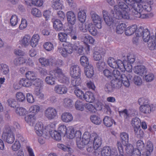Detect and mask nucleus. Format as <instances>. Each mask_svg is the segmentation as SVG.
<instances>
[{"instance_id":"obj_1","label":"nucleus","mask_w":156,"mask_h":156,"mask_svg":"<svg viewBox=\"0 0 156 156\" xmlns=\"http://www.w3.org/2000/svg\"><path fill=\"white\" fill-rule=\"evenodd\" d=\"M133 3L128 6L124 2L118 1V5L114 6L115 13L113 12V16L117 19L123 18L129 19V12L131 10L137 18L143 19L146 17V15L141 14L144 9L147 12L151 10V5L153 4V2L151 0H148L146 2L143 0H131Z\"/></svg>"},{"instance_id":"obj_2","label":"nucleus","mask_w":156,"mask_h":156,"mask_svg":"<svg viewBox=\"0 0 156 156\" xmlns=\"http://www.w3.org/2000/svg\"><path fill=\"white\" fill-rule=\"evenodd\" d=\"M83 148L87 145V150L88 152H92L94 149L97 150L101 146L102 140L101 137L96 133H90L85 132L82 136V140Z\"/></svg>"},{"instance_id":"obj_3","label":"nucleus","mask_w":156,"mask_h":156,"mask_svg":"<svg viewBox=\"0 0 156 156\" xmlns=\"http://www.w3.org/2000/svg\"><path fill=\"white\" fill-rule=\"evenodd\" d=\"M135 61V57L131 55L127 56V59L122 61L118 59L116 60L112 58H109L108 61L109 66L113 68H118L122 72L126 70L128 72L132 71V64Z\"/></svg>"},{"instance_id":"obj_4","label":"nucleus","mask_w":156,"mask_h":156,"mask_svg":"<svg viewBox=\"0 0 156 156\" xmlns=\"http://www.w3.org/2000/svg\"><path fill=\"white\" fill-rule=\"evenodd\" d=\"M49 76H46L45 82L48 85L53 86L56 83V79L60 83L68 84L69 79L62 72V70L57 68L51 70L49 72Z\"/></svg>"},{"instance_id":"obj_5","label":"nucleus","mask_w":156,"mask_h":156,"mask_svg":"<svg viewBox=\"0 0 156 156\" xmlns=\"http://www.w3.org/2000/svg\"><path fill=\"white\" fill-rule=\"evenodd\" d=\"M78 12V18L79 20L82 23L79 25V30L83 32H86L88 31L90 34L94 36L96 35L98 32L92 23H86L84 27L82 23L85 22L86 18V13L83 10H79Z\"/></svg>"},{"instance_id":"obj_6","label":"nucleus","mask_w":156,"mask_h":156,"mask_svg":"<svg viewBox=\"0 0 156 156\" xmlns=\"http://www.w3.org/2000/svg\"><path fill=\"white\" fill-rule=\"evenodd\" d=\"M63 45L64 48H58V51L63 57H66L68 55L71 54L73 50L76 51L80 55L84 54L83 47L79 42H76L73 44L68 43L67 45Z\"/></svg>"},{"instance_id":"obj_7","label":"nucleus","mask_w":156,"mask_h":156,"mask_svg":"<svg viewBox=\"0 0 156 156\" xmlns=\"http://www.w3.org/2000/svg\"><path fill=\"white\" fill-rule=\"evenodd\" d=\"M53 25L56 30L61 31L63 29L64 31L69 35L72 39L75 40L77 39L76 31L73 29V26L68 25V23H66L63 27L61 21L58 19L55 20Z\"/></svg>"},{"instance_id":"obj_8","label":"nucleus","mask_w":156,"mask_h":156,"mask_svg":"<svg viewBox=\"0 0 156 156\" xmlns=\"http://www.w3.org/2000/svg\"><path fill=\"white\" fill-rule=\"evenodd\" d=\"M112 77L115 78V82L117 83L116 87H121L122 84L124 86L128 87L130 85V82L127 77L123 74H121L117 69H114L112 72Z\"/></svg>"},{"instance_id":"obj_9","label":"nucleus","mask_w":156,"mask_h":156,"mask_svg":"<svg viewBox=\"0 0 156 156\" xmlns=\"http://www.w3.org/2000/svg\"><path fill=\"white\" fill-rule=\"evenodd\" d=\"M81 135V132L80 130H75L72 126L68 127V130L66 134L67 137L69 139H72L76 138L77 146L80 149L83 148Z\"/></svg>"},{"instance_id":"obj_10","label":"nucleus","mask_w":156,"mask_h":156,"mask_svg":"<svg viewBox=\"0 0 156 156\" xmlns=\"http://www.w3.org/2000/svg\"><path fill=\"white\" fill-rule=\"evenodd\" d=\"M34 129L37 136H44L46 133H48L49 130L47 127L44 126L41 122H38L36 123L34 126Z\"/></svg>"},{"instance_id":"obj_11","label":"nucleus","mask_w":156,"mask_h":156,"mask_svg":"<svg viewBox=\"0 0 156 156\" xmlns=\"http://www.w3.org/2000/svg\"><path fill=\"white\" fill-rule=\"evenodd\" d=\"M57 114L56 110L53 107H48L44 112V116L49 120L55 119L57 117Z\"/></svg>"},{"instance_id":"obj_12","label":"nucleus","mask_w":156,"mask_h":156,"mask_svg":"<svg viewBox=\"0 0 156 156\" xmlns=\"http://www.w3.org/2000/svg\"><path fill=\"white\" fill-rule=\"evenodd\" d=\"M101 154L102 156H117L118 153L116 149L112 148L106 146L104 147L101 152Z\"/></svg>"},{"instance_id":"obj_13","label":"nucleus","mask_w":156,"mask_h":156,"mask_svg":"<svg viewBox=\"0 0 156 156\" xmlns=\"http://www.w3.org/2000/svg\"><path fill=\"white\" fill-rule=\"evenodd\" d=\"M6 142L9 144H12L15 140L14 134L10 129H6V131L2 134V137H4Z\"/></svg>"},{"instance_id":"obj_14","label":"nucleus","mask_w":156,"mask_h":156,"mask_svg":"<svg viewBox=\"0 0 156 156\" xmlns=\"http://www.w3.org/2000/svg\"><path fill=\"white\" fill-rule=\"evenodd\" d=\"M91 16L94 25L98 29L101 28L102 20L101 17L94 12H91Z\"/></svg>"},{"instance_id":"obj_15","label":"nucleus","mask_w":156,"mask_h":156,"mask_svg":"<svg viewBox=\"0 0 156 156\" xmlns=\"http://www.w3.org/2000/svg\"><path fill=\"white\" fill-rule=\"evenodd\" d=\"M155 108V107L153 105L146 104L140 105L139 108V110L141 113L147 114L150 113L151 111L154 110Z\"/></svg>"},{"instance_id":"obj_16","label":"nucleus","mask_w":156,"mask_h":156,"mask_svg":"<svg viewBox=\"0 0 156 156\" xmlns=\"http://www.w3.org/2000/svg\"><path fill=\"white\" fill-rule=\"evenodd\" d=\"M117 83L115 80H112L110 82L107 83L105 87V91L108 93H112L114 91L115 88H119L121 87H116Z\"/></svg>"},{"instance_id":"obj_17","label":"nucleus","mask_w":156,"mask_h":156,"mask_svg":"<svg viewBox=\"0 0 156 156\" xmlns=\"http://www.w3.org/2000/svg\"><path fill=\"white\" fill-rule=\"evenodd\" d=\"M69 73L72 77L81 76L80 69L79 67L76 65H74L71 66Z\"/></svg>"},{"instance_id":"obj_18","label":"nucleus","mask_w":156,"mask_h":156,"mask_svg":"<svg viewBox=\"0 0 156 156\" xmlns=\"http://www.w3.org/2000/svg\"><path fill=\"white\" fill-rule=\"evenodd\" d=\"M103 15L104 20L108 25L110 26L113 24L114 21L112 15L105 10L103 11Z\"/></svg>"},{"instance_id":"obj_19","label":"nucleus","mask_w":156,"mask_h":156,"mask_svg":"<svg viewBox=\"0 0 156 156\" xmlns=\"http://www.w3.org/2000/svg\"><path fill=\"white\" fill-rule=\"evenodd\" d=\"M54 90L56 93L58 94H63L67 92L68 89L64 85L57 84L55 86Z\"/></svg>"},{"instance_id":"obj_20","label":"nucleus","mask_w":156,"mask_h":156,"mask_svg":"<svg viewBox=\"0 0 156 156\" xmlns=\"http://www.w3.org/2000/svg\"><path fill=\"white\" fill-rule=\"evenodd\" d=\"M30 36L26 34L21 37L19 41L20 44L23 47H26L30 45Z\"/></svg>"},{"instance_id":"obj_21","label":"nucleus","mask_w":156,"mask_h":156,"mask_svg":"<svg viewBox=\"0 0 156 156\" xmlns=\"http://www.w3.org/2000/svg\"><path fill=\"white\" fill-rule=\"evenodd\" d=\"M62 121L65 123H69L71 122L73 119V117L72 114L69 112H64L63 113L61 116Z\"/></svg>"},{"instance_id":"obj_22","label":"nucleus","mask_w":156,"mask_h":156,"mask_svg":"<svg viewBox=\"0 0 156 156\" xmlns=\"http://www.w3.org/2000/svg\"><path fill=\"white\" fill-rule=\"evenodd\" d=\"M66 16L68 23L72 25H74L76 20V16L74 12L73 11H68L66 13Z\"/></svg>"},{"instance_id":"obj_23","label":"nucleus","mask_w":156,"mask_h":156,"mask_svg":"<svg viewBox=\"0 0 156 156\" xmlns=\"http://www.w3.org/2000/svg\"><path fill=\"white\" fill-rule=\"evenodd\" d=\"M84 73L87 77L91 78L94 74V68L91 65H89L84 68Z\"/></svg>"},{"instance_id":"obj_24","label":"nucleus","mask_w":156,"mask_h":156,"mask_svg":"<svg viewBox=\"0 0 156 156\" xmlns=\"http://www.w3.org/2000/svg\"><path fill=\"white\" fill-rule=\"evenodd\" d=\"M133 71L135 73L142 76L146 72L147 70L144 66L140 65L135 66Z\"/></svg>"},{"instance_id":"obj_25","label":"nucleus","mask_w":156,"mask_h":156,"mask_svg":"<svg viewBox=\"0 0 156 156\" xmlns=\"http://www.w3.org/2000/svg\"><path fill=\"white\" fill-rule=\"evenodd\" d=\"M81 39L85 44H93L95 41L93 37L87 34H84L82 37Z\"/></svg>"},{"instance_id":"obj_26","label":"nucleus","mask_w":156,"mask_h":156,"mask_svg":"<svg viewBox=\"0 0 156 156\" xmlns=\"http://www.w3.org/2000/svg\"><path fill=\"white\" fill-rule=\"evenodd\" d=\"M49 133L53 139L58 141H60L63 136L58 131L54 130L49 131Z\"/></svg>"},{"instance_id":"obj_27","label":"nucleus","mask_w":156,"mask_h":156,"mask_svg":"<svg viewBox=\"0 0 156 156\" xmlns=\"http://www.w3.org/2000/svg\"><path fill=\"white\" fill-rule=\"evenodd\" d=\"M40 39L39 35L34 34L30 39V45L33 48L35 47L38 45Z\"/></svg>"},{"instance_id":"obj_28","label":"nucleus","mask_w":156,"mask_h":156,"mask_svg":"<svg viewBox=\"0 0 156 156\" xmlns=\"http://www.w3.org/2000/svg\"><path fill=\"white\" fill-rule=\"evenodd\" d=\"M120 136L121 140V142H120L121 143L122 146V144L123 145H126L129 143V136L128 134L125 132H122L120 133Z\"/></svg>"},{"instance_id":"obj_29","label":"nucleus","mask_w":156,"mask_h":156,"mask_svg":"<svg viewBox=\"0 0 156 156\" xmlns=\"http://www.w3.org/2000/svg\"><path fill=\"white\" fill-rule=\"evenodd\" d=\"M24 119L29 125L33 126L36 120V118L34 115L30 114L24 117Z\"/></svg>"},{"instance_id":"obj_30","label":"nucleus","mask_w":156,"mask_h":156,"mask_svg":"<svg viewBox=\"0 0 156 156\" xmlns=\"http://www.w3.org/2000/svg\"><path fill=\"white\" fill-rule=\"evenodd\" d=\"M137 26L133 25L129 26L125 30V33L126 35L129 36L133 34L137 29Z\"/></svg>"},{"instance_id":"obj_31","label":"nucleus","mask_w":156,"mask_h":156,"mask_svg":"<svg viewBox=\"0 0 156 156\" xmlns=\"http://www.w3.org/2000/svg\"><path fill=\"white\" fill-rule=\"evenodd\" d=\"M131 123L134 128V131H136L137 129L140 128L141 121L138 118L135 117L132 119Z\"/></svg>"},{"instance_id":"obj_32","label":"nucleus","mask_w":156,"mask_h":156,"mask_svg":"<svg viewBox=\"0 0 156 156\" xmlns=\"http://www.w3.org/2000/svg\"><path fill=\"white\" fill-rule=\"evenodd\" d=\"M83 99H84L87 102L92 103L95 100L94 94L91 92H87L85 93Z\"/></svg>"},{"instance_id":"obj_33","label":"nucleus","mask_w":156,"mask_h":156,"mask_svg":"<svg viewBox=\"0 0 156 156\" xmlns=\"http://www.w3.org/2000/svg\"><path fill=\"white\" fill-rule=\"evenodd\" d=\"M10 69L9 66L6 64L3 63L0 64V73L4 75H9Z\"/></svg>"},{"instance_id":"obj_34","label":"nucleus","mask_w":156,"mask_h":156,"mask_svg":"<svg viewBox=\"0 0 156 156\" xmlns=\"http://www.w3.org/2000/svg\"><path fill=\"white\" fill-rule=\"evenodd\" d=\"M103 122L104 124L107 127L111 126L113 123L115 125H116V123L112 118L108 116H105L103 119Z\"/></svg>"},{"instance_id":"obj_35","label":"nucleus","mask_w":156,"mask_h":156,"mask_svg":"<svg viewBox=\"0 0 156 156\" xmlns=\"http://www.w3.org/2000/svg\"><path fill=\"white\" fill-rule=\"evenodd\" d=\"M153 150V146L151 142L148 141L147 143L146 147V151L145 155L146 156H150Z\"/></svg>"},{"instance_id":"obj_36","label":"nucleus","mask_w":156,"mask_h":156,"mask_svg":"<svg viewBox=\"0 0 156 156\" xmlns=\"http://www.w3.org/2000/svg\"><path fill=\"white\" fill-rule=\"evenodd\" d=\"M23 56V57H20L18 59H15L14 61V63L15 65L19 66L24 63H26L27 61L28 57L26 55Z\"/></svg>"},{"instance_id":"obj_37","label":"nucleus","mask_w":156,"mask_h":156,"mask_svg":"<svg viewBox=\"0 0 156 156\" xmlns=\"http://www.w3.org/2000/svg\"><path fill=\"white\" fill-rule=\"evenodd\" d=\"M126 25L124 23L119 24L116 26L115 32L118 34H122L125 31Z\"/></svg>"},{"instance_id":"obj_38","label":"nucleus","mask_w":156,"mask_h":156,"mask_svg":"<svg viewBox=\"0 0 156 156\" xmlns=\"http://www.w3.org/2000/svg\"><path fill=\"white\" fill-rule=\"evenodd\" d=\"M68 130V127L63 123L59 124L58 126V131L62 135L65 136Z\"/></svg>"},{"instance_id":"obj_39","label":"nucleus","mask_w":156,"mask_h":156,"mask_svg":"<svg viewBox=\"0 0 156 156\" xmlns=\"http://www.w3.org/2000/svg\"><path fill=\"white\" fill-rule=\"evenodd\" d=\"M15 97L17 101L20 102H23L25 101L26 97L22 92L19 91L16 94Z\"/></svg>"},{"instance_id":"obj_40","label":"nucleus","mask_w":156,"mask_h":156,"mask_svg":"<svg viewBox=\"0 0 156 156\" xmlns=\"http://www.w3.org/2000/svg\"><path fill=\"white\" fill-rule=\"evenodd\" d=\"M52 60L53 59L52 58L49 59H47L41 57L39 59V62L42 66H47L51 65V62Z\"/></svg>"},{"instance_id":"obj_41","label":"nucleus","mask_w":156,"mask_h":156,"mask_svg":"<svg viewBox=\"0 0 156 156\" xmlns=\"http://www.w3.org/2000/svg\"><path fill=\"white\" fill-rule=\"evenodd\" d=\"M85 103L83 102L80 100H77L75 103V106L76 110L83 111L84 110Z\"/></svg>"},{"instance_id":"obj_42","label":"nucleus","mask_w":156,"mask_h":156,"mask_svg":"<svg viewBox=\"0 0 156 156\" xmlns=\"http://www.w3.org/2000/svg\"><path fill=\"white\" fill-rule=\"evenodd\" d=\"M148 42H149L148 43V46L150 49L153 50L156 48V42L154 36H152Z\"/></svg>"},{"instance_id":"obj_43","label":"nucleus","mask_w":156,"mask_h":156,"mask_svg":"<svg viewBox=\"0 0 156 156\" xmlns=\"http://www.w3.org/2000/svg\"><path fill=\"white\" fill-rule=\"evenodd\" d=\"M40 108L39 106L37 105H33L31 106L29 110V112L32 113L34 115L37 114L40 111Z\"/></svg>"},{"instance_id":"obj_44","label":"nucleus","mask_w":156,"mask_h":156,"mask_svg":"<svg viewBox=\"0 0 156 156\" xmlns=\"http://www.w3.org/2000/svg\"><path fill=\"white\" fill-rule=\"evenodd\" d=\"M90 119L91 122L96 125H99L102 122L101 119L96 115H91L90 116Z\"/></svg>"},{"instance_id":"obj_45","label":"nucleus","mask_w":156,"mask_h":156,"mask_svg":"<svg viewBox=\"0 0 156 156\" xmlns=\"http://www.w3.org/2000/svg\"><path fill=\"white\" fill-rule=\"evenodd\" d=\"M31 13L32 15L35 17L40 18L42 16L41 11L35 7L32 9Z\"/></svg>"},{"instance_id":"obj_46","label":"nucleus","mask_w":156,"mask_h":156,"mask_svg":"<svg viewBox=\"0 0 156 156\" xmlns=\"http://www.w3.org/2000/svg\"><path fill=\"white\" fill-rule=\"evenodd\" d=\"M44 48L47 51H52L54 49V46L52 43L48 41L44 43L43 44Z\"/></svg>"},{"instance_id":"obj_47","label":"nucleus","mask_w":156,"mask_h":156,"mask_svg":"<svg viewBox=\"0 0 156 156\" xmlns=\"http://www.w3.org/2000/svg\"><path fill=\"white\" fill-rule=\"evenodd\" d=\"M80 60L81 65L84 68L91 64L89 63L88 59L85 56H81Z\"/></svg>"},{"instance_id":"obj_48","label":"nucleus","mask_w":156,"mask_h":156,"mask_svg":"<svg viewBox=\"0 0 156 156\" xmlns=\"http://www.w3.org/2000/svg\"><path fill=\"white\" fill-rule=\"evenodd\" d=\"M74 93L78 98L81 99H83L85 94L83 91L78 87H76L75 88Z\"/></svg>"},{"instance_id":"obj_49","label":"nucleus","mask_w":156,"mask_h":156,"mask_svg":"<svg viewBox=\"0 0 156 156\" xmlns=\"http://www.w3.org/2000/svg\"><path fill=\"white\" fill-rule=\"evenodd\" d=\"M20 80V83L23 87H29L31 86L32 84V82L27 78L21 79Z\"/></svg>"},{"instance_id":"obj_50","label":"nucleus","mask_w":156,"mask_h":156,"mask_svg":"<svg viewBox=\"0 0 156 156\" xmlns=\"http://www.w3.org/2000/svg\"><path fill=\"white\" fill-rule=\"evenodd\" d=\"M141 37L145 42H148L149 40L150 39L151 37H150V33L147 29H144Z\"/></svg>"},{"instance_id":"obj_51","label":"nucleus","mask_w":156,"mask_h":156,"mask_svg":"<svg viewBox=\"0 0 156 156\" xmlns=\"http://www.w3.org/2000/svg\"><path fill=\"white\" fill-rule=\"evenodd\" d=\"M93 58L94 60L99 61L102 58V52L99 50H98L94 51L93 53Z\"/></svg>"},{"instance_id":"obj_52","label":"nucleus","mask_w":156,"mask_h":156,"mask_svg":"<svg viewBox=\"0 0 156 156\" xmlns=\"http://www.w3.org/2000/svg\"><path fill=\"white\" fill-rule=\"evenodd\" d=\"M15 112L17 115L21 116L25 115L27 113L26 109L21 107H17L15 110Z\"/></svg>"},{"instance_id":"obj_53","label":"nucleus","mask_w":156,"mask_h":156,"mask_svg":"<svg viewBox=\"0 0 156 156\" xmlns=\"http://www.w3.org/2000/svg\"><path fill=\"white\" fill-rule=\"evenodd\" d=\"M19 19L16 15H12L10 19V23L12 27H15L17 25Z\"/></svg>"},{"instance_id":"obj_54","label":"nucleus","mask_w":156,"mask_h":156,"mask_svg":"<svg viewBox=\"0 0 156 156\" xmlns=\"http://www.w3.org/2000/svg\"><path fill=\"white\" fill-rule=\"evenodd\" d=\"M32 82V84L33 83L35 87L37 88H40L43 84V81L41 79L36 78V77Z\"/></svg>"},{"instance_id":"obj_55","label":"nucleus","mask_w":156,"mask_h":156,"mask_svg":"<svg viewBox=\"0 0 156 156\" xmlns=\"http://www.w3.org/2000/svg\"><path fill=\"white\" fill-rule=\"evenodd\" d=\"M25 76L27 78L32 81L36 77V74L33 71H29L26 73Z\"/></svg>"},{"instance_id":"obj_56","label":"nucleus","mask_w":156,"mask_h":156,"mask_svg":"<svg viewBox=\"0 0 156 156\" xmlns=\"http://www.w3.org/2000/svg\"><path fill=\"white\" fill-rule=\"evenodd\" d=\"M57 146L58 148L64 151H73V149L70 147L66 146L63 144H58Z\"/></svg>"},{"instance_id":"obj_57","label":"nucleus","mask_w":156,"mask_h":156,"mask_svg":"<svg viewBox=\"0 0 156 156\" xmlns=\"http://www.w3.org/2000/svg\"><path fill=\"white\" fill-rule=\"evenodd\" d=\"M85 108L89 112L92 113L96 112L97 109L93 105L89 103H85Z\"/></svg>"},{"instance_id":"obj_58","label":"nucleus","mask_w":156,"mask_h":156,"mask_svg":"<svg viewBox=\"0 0 156 156\" xmlns=\"http://www.w3.org/2000/svg\"><path fill=\"white\" fill-rule=\"evenodd\" d=\"M63 105L68 108H71L73 105V100L69 98H66L63 100Z\"/></svg>"},{"instance_id":"obj_59","label":"nucleus","mask_w":156,"mask_h":156,"mask_svg":"<svg viewBox=\"0 0 156 156\" xmlns=\"http://www.w3.org/2000/svg\"><path fill=\"white\" fill-rule=\"evenodd\" d=\"M81 76H79L75 77H72L73 79L72 80L71 83L73 86H74L80 85L81 82Z\"/></svg>"},{"instance_id":"obj_60","label":"nucleus","mask_w":156,"mask_h":156,"mask_svg":"<svg viewBox=\"0 0 156 156\" xmlns=\"http://www.w3.org/2000/svg\"><path fill=\"white\" fill-rule=\"evenodd\" d=\"M59 40L62 42H66L68 37V34L64 32H60L58 34Z\"/></svg>"},{"instance_id":"obj_61","label":"nucleus","mask_w":156,"mask_h":156,"mask_svg":"<svg viewBox=\"0 0 156 156\" xmlns=\"http://www.w3.org/2000/svg\"><path fill=\"white\" fill-rule=\"evenodd\" d=\"M48 26L46 23H44L42 24V29L41 30L42 34L44 35L48 36L50 34V31L48 29Z\"/></svg>"},{"instance_id":"obj_62","label":"nucleus","mask_w":156,"mask_h":156,"mask_svg":"<svg viewBox=\"0 0 156 156\" xmlns=\"http://www.w3.org/2000/svg\"><path fill=\"white\" fill-rule=\"evenodd\" d=\"M136 150H138L140 151L144 150L145 148V145L143 141L139 140L136 144Z\"/></svg>"},{"instance_id":"obj_63","label":"nucleus","mask_w":156,"mask_h":156,"mask_svg":"<svg viewBox=\"0 0 156 156\" xmlns=\"http://www.w3.org/2000/svg\"><path fill=\"white\" fill-rule=\"evenodd\" d=\"M21 147V144L19 141L16 140L15 142L12 144L11 147V149L13 151H18Z\"/></svg>"},{"instance_id":"obj_64","label":"nucleus","mask_w":156,"mask_h":156,"mask_svg":"<svg viewBox=\"0 0 156 156\" xmlns=\"http://www.w3.org/2000/svg\"><path fill=\"white\" fill-rule=\"evenodd\" d=\"M34 94L40 99H43L44 98V94L41 91L40 88H35L34 91Z\"/></svg>"}]
</instances>
